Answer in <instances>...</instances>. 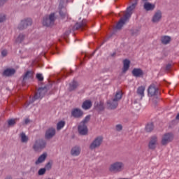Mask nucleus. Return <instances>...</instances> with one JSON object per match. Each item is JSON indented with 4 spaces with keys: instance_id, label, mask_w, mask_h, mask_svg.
<instances>
[{
    "instance_id": "nucleus-1",
    "label": "nucleus",
    "mask_w": 179,
    "mask_h": 179,
    "mask_svg": "<svg viewBox=\"0 0 179 179\" xmlns=\"http://www.w3.org/2000/svg\"><path fill=\"white\" fill-rule=\"evenodd\" d=\"M135 8H136V3H134L129 6L127 9L126 13H119L120 16H122V13L124 15L123 17H122L116 24V29L117 30H120V29H122V26L125 24V22L129 20V17H131V16L132 15V11L134 10V9H135Z\"/></svg>"
},
{
    "instance_id": "nucleus-2",
    "label": "nucleus",
    "mask_w": 179,
    "mask_h": 179,
    "mask_svg": "<svg viewBox=\"0 0 179 179\" xmlns=\"http://www.w3.org/2000/svg\"><path fill=\"white\" fill-rule=\"evenodd\" d=\"M90 121V115H87L78 125V129L80 135H87L89 132L87 122Z\"/></svg>"
},
{
    "instance_id": "nucleus-3",
    "label": "nucleus",
    "mask_w": 179,
    "mask_h": 179,
    "mask_svg": "<svg viewBox=\"0 0 179 179\" xmlns=\"http://www.w3.org/2000/svg\"><path fill=\"white\" fill-rule=\"evenodd\" d=\"M47 146V142L45 140L39 139L36 140L33 145V149L35 152H40Z\"/></svg>"
},
{
    "instance_id": "nucleus-4",
    "label": "nucleus",
    "mask_w": 179,
    "mask_h": 179,
    "mask_svg": "<svg viewBox=\"0 0 179 179\" xmlns=\"http://www.w3.org/2000/svg\"><path fill=\"white\" fill-rule=\"evenodd\" d=\"M124 169V163L122 162H116L112 164L109 168L110 171L113 173H120Z\"/></svg>"
},
{
    "instance_id": "nucleus-5",
    "label": "nucleus",
    "mask_w": 179,
    "mask_h": 179,
    "mask_svg": "<svg viewBox=\"0 0 179 179\" xmlns=\"http://www.w3.org/2000/svg\"><path fill=\"white\" fill-rule=\"evenodd\" d=\"M54 22H55V13H52L49 15V17H45L43 18V26L50 27V26L54 24Z\"/></svg>"
},
{
    "instance_id": "nucleus-6",
    "label": "nucleus",
    "mask_w": 179,
    "mask_h": 179,
    "mask_svg": "<svg viewBox=\"0 0 179 179\" xmlns=\"http://www.w3.org/2000/svg\"><path fill=\"white\" fill-rule=\"evenodd\" d=\"M103 143V137L102 136H99L96 137L92 143L90 145V149L91 150H94V149H97V148H100V145Z\"/></svg>"
},
{
    "instance_id": "nucleus-7",
    "label": "nucleus",
    "mask_w": 179,
    "mask_h": 179,
    "mask_svg": "<svg viewBox=\"0 0 179 179\" xmlns=\"http://www.w3.org/2000/svg\"><path fill=\"white\" fill-rule=\"evenodd\" d=\"M174 139V135L171 133L165 134L162 138L161 143L162 145H167V143H170Z\"/></svg>"
},
{
    "instance_id": "nucleus-8",
    "label": "nucleus",
    "mask_w": 179,
    "mask_h": 179,
    "mask_svg": "<svg viewBox=\"0 0 179 179\" xmlns=\"http://www.w3.org/2000/svg\"><path fill=\"white\" fill-rule=\"evenodd\" d=\"M121 99H122V91L118 90V91H117V92L115 95V98L113 99L114 104H113V106H111L110 108H117V107L118 106V101H120V100H121Z\"/></svg>"
},
{
    "instance_id": "nucleus-9",
    "label": "nucleus",
    "mask_w": 179,
    "mask_h": 179,
    "mask_svg": "<svg viewBox=\"0 0 179 179\" xmlns=\"http://www.w3.org/2000/svg\"><path fill=\"white\" fill-rule=\"evenodd\" d=\"M31 19L27 18L24 20H22L20 24L18 25V29L20 30H23L24 29H27L28 26H31Z\"/></svg>"
},
{
    "instance_id": "nucleus-10",
    "label": "nucleus",
    "mask_w": 179,
    "mask_h": 179,
    "mask_svg": "<svg viewBox=\"0 0 179 179\" xmlns=\"http://www.w3.org/2000/svg\"><path fill=\"white\" fill-rule=\"evenodd\" d=\"M148 96L151 97L153 96H157L159 94V88L156 87L155 85H151L148 90Z\"/></svg>"
},
{
    "instance_id": "nucleus-11",
    "label": "nucleus",
    "mask_w": 179,
    "mask_h": 179,
    "mask_svg": "<svg viewBox=\"0 0 179 179\" xmlns=\"http://www.w3.org/2000/svg\"><path fill=\"white\" fill-rule=\"evenodd\" d=\"M162 13L160 10H157L152 18V23H159L160 20H162Z\"/></svg>"
},
{
    "instance_id": "nucleus-12",
    "label": "nucleus",
    "mask_w": 179,
    "mask_h": 179,
    "mask_svg": "<svg viewBox=\"0 0 179 179\" xmlns=\"http://www.w3.org/2000/svg\"><path fill=\"white\" fill-rule=\"evenodd\" d=\"M71 115L74 118H81V117H83V111L80 108H74L71 111Z\"/></svg>"
},
{
    "instance_id": "nucleus-13",
    "label": "nucleus",
    "mask_w": 179,
    "mask_h": 179,
    "mask_svg": "<svg viewBox=\"0 0 179 179\" xmlns=\"http://www.w3.org/2000/svg\"><path fill=\"white\" fill-rule=\"evenodd\" d=\"M156 145H157V136H153L151 137L148 144L149 149H155Z\"/></svg>"
},
{
    "instance_id": "nucleus-14",
    "label": "nucleus",
    "mask_w": 179,
    "mask_h": 179,
    "mask_svg": "<svg viewBox=\"0 0 179 179\" xmlns=\"http://www.w3.org/2000/svg\"><path fill=\"white\" fill-rule=\"evenodd\" d=\"M131 73L135 78H141L143 76V71L138 68L134 69L131 71Z\"/></svg>"
},
{
    "instance_id": "nucleus-15",
    "label": "nucleus",
    "mask_w": 179,
    "mask_h": 179,
    "mask_svg": "<svg viewBox=\"0 0 179 179\" xmlns=\"http://www.w3.org/2000/svg\"><path fill=\"white\" fill-rule=\"evenodd\" d=\"M38 99H41V92L40 91V90H38V92H36L34 96V98L32 99L31 101H29V103H25V107L26 108H27V107H29V104H33V103H34L35 100H38Z\"/></svg>"
},
{
    "instance_id": "nucleus-16",
    "label": "nucleus",
    "mask_w": 179,
    "mask_h": 179,
    "mask_svg": "<svg viewBox=\"0 0 179 179\" xmlns=\"http://www.w3.org/2000/svg\"><path fill=\"white\" fill-rule=\"evenodd\" d=\"M87 24V21L86 20H83L81 23H76L74 25V30H78V29H82V30L85 29L86 27V24Z\"/></svg>"
},
{
    "instance_id": "nucleus-17",
    "label": "nucleus",
    "mask_w": 179,
    "mask_h": 179,
    "mask_svg": "<svg viewBox=\"0 0 179 179\" xmlns=\"http://www.w3.org/2000/svg\"><path fill=\"white\" fill-rule=\"evenodd\" d=\"M32 78L33 72L30 71H27L25 74L23 76L22 85H24L27 80H29V79H31Z\"/></svg>"
},
{
    "instance_id": "nucleus-18",
    "label": "nucleus",
    "mask_w": 179,
    "mask_h": 179,
    "mask_svg": "<svg viewBox=\"0 0 179 179\" xmlns=\"http://www.w3.org/2000/svg\"><path fill=\"white\" fill-rule=\"evenodd\" d=\"M146 87L145 86H140L137 89V94L140 96L141 100L145 97V90Z\"/></svg>"
},
{
    "instance_id": "nucleus-19",
    "label": "nucleus",
    "mask_w": 179,
    "mask_h": 179,
    "mask_svg": "<svg viewBox=\"0 0 179 179\" xmlns=\"http://www.w3.org/2000/svg\"><path fill=\"white\" fill-rule=\"evenodd\" d=\"M55 135V129L49 128L45 133L46 139H51Z\"/></svg>"
},
{
    "instance_id": "nucleus-20",
    "label": "nucleus",
    "mask_w": 179,
    "mask_h": 179,
    "mask_svg": "<svg viewBox=\"0 0 179 179\" xmlns=\"http://www.w3.org/2000/svg\"><path fill=\"white\" fill-rule=\"evenodd\" d=\"M143 8L145 10H147V12H149L150 10H154L156 6L152 3L145 2L143 5Z\"/></svg>"
},
{
    "instance_id": "nucleus-21",
    "label": "nucleus",
    "mask_w": 179,
    "mask_h": 179,
    "mask_svg": "<svg viewBox=\"0 0 179 179\" xmlns=\"http://www.w3.org/2000/svg\"><path fill=\"white\" fill-rule=\"evenodd\" d=\"M80 147L79 146H75L73 147L71 150V156H79L80 155Z\"/></svg>"
},
{
    "instance_id": "nucleus-22",
    "label": "nucleus",
    "mask_w": 179,
    "mask_h": 179,
    "mask_svg": "<svg viewBox=\"0 0 179 179\" xmlns=\"http://www.w3.org/2000/svg\"><path fill=\"white\" fill-rule=\"evenodd\" d=\"M45 159H47V153L44 152L35 162V164L38 165L41 164V163H44V162H45Z\"/></svg>"
},
{
    "instance_id": "nucleus-23",
    "label": "nucleus",
    "mask_w": 179,
    "mask_h": 179,
    "mask_svg": "<svg viewBox=\"0 0 179 179\" xmlns=\"http://www.w3.org/2000/svg\"><path fill=\"white\" fill-rule=\"evenodd\" d=\"M171 41V37L169 36H162L161 37V43L162 44H164V45H167V44H170Z\"/></svg>"
},
{
    "instance_id": "nucleus-24",
    "label": "nucleus",
    "mask_w": 179,
    "mask_h": 179,
    "mask_svg": "<svg viewBox=\"0 0 179 179\" xmlns=\"http://www.w3.org/2000/svg\"><path fill=\"white\" fill-rule=\"evenodd\" d=\"M16 71L14 69H6L3 72V76H12V75H15Z\"/></svg>"
},
{
    "instance_id": "nucleus-25",
    "label": "nucleus",
    "mask_w": 179,
    "mask_h": 179,
    "mask_svg": "<svg viewBox=\"0 0 179 179\" xmlns=\"http://www.w3.org/2000/svg\"><path fill=\"white\" fill-rule=\"evenodd\" d=\"M129 65H131V62L129 59H124L123 61V69L122 72L125 73L128 69H129Z\"/></svg>"
},
{
    "instance_id": "nucleus-26",
    "label": "nucleus",
    "mask_w": 179,
    "mask_h": 179,
    "mask_svg": "<svg viewBox=\"0 0 179 179\" xmlns=\"http://www.w3.org/2000/svg\"><path fill=\"white\" fill-rule=\"evenodd\" d=\"M82 107L83 110H89L92 107V101L87 100L83 103Z\"/></svg>"
},
{
    "instance_id": "nucleus-27",
    "label": "nucleus",
    "mask_w": 179,
    "mask_h": 179,
    "mask_svg": "<svg viewBox=\"0 0 179 179\" xmlns=\"http://www.w3.org/2000/svg\"><path fill=\"white\" fill-rule=\"evenodd\" d=\"M59 15L62 19H68V13H66V9H61L59 10Z\"/></svg>"
},
{
    "instance_id": "nucleus-28",
    "label": "nucleus",
    "mask_w": 179,
    "mask_h": 179,
    "mask_svg": "<svg viewBox=\"0 0 179 179\" xmlns=\"http://www.w3.org/2000/svg\"><path fill=\"white\" fill-rule=\"evenodd\" d=\"M78 86H79V85L78 84V82L73 80V82L70 83L69 89L71 91L75 90V89H76V87H78Z\"/></svg>"
},
{
    "instance_id": "nucleus-29",
    "label": "nucleus",
    "mask_w": 179,
    "mask_h": 179,
    "mask_svg": "<svg viewBox=\"0 0 179 179\" xmlns=\"http://www.w3.org/2000/svg\"><path fill=\"white\" fill-rule=\"evenodd\" d=\"M20 137H21V141L22 142V143H27V142H28L29 137H27V136H26V134H24L23 132L21 133Z\"/></svg>"
},
{
    "instance_id": "nucleus-30",
    "label": "nucleus",
    "mask_w": 179,
    "mask_h": 179,
    "mask_svg": "<svg viewBox=\"0 0 179 179\" xmlns=\"http://www.w3.org/2000/svg\"><path fill=\"white\" fill-rule=\"evenodd\" d=\"M153 123H149L145 126V131L146 132H152L153 131Z\"/></svg>"
},
{
    "instance_id": "nucleus-31",
    "label": "nucleus",
    "mask_w": 179,
    "mask_h": 179,
    "mask_svg": "<svg viewBox=\"0 0 179 179\" xmlns=\"http://www.w3.org/2000/svg\"><path fill=\"white\" fill-rule=\"evenodd\" d=\"M65 127V122L64 121H60L57 124V131H59L62 129V128Z\"/></svg>"
},
{
    "instance_id": "nucleus-32",
    "label": "nucleus",
    "mask_w": 179,
    "mask_h": 179,
    "mask_svg": "<svg viewBox=\"0 0 179 179\" xmlns=\"http://www.w3.org/2000/svg\"><path fill=\"white\" fill-rule=\"evenodd\" d=\"M96 108H98L99 111H103V110H104V102L100 101L99 103H97Z\"/></svg>"
},
{
    "instance_id": "nucleus-33",
    "label": "nucleus",
    "mask_w": 179,
    "mask_h": 179,
    "mask_svg": "<svg viewBox=\"0 0 179 179\" xmlns=\"http://www.w3.org/2000/svg\"><path fill=\"white\" fill-rule=\"evenodd\" d=\"M23 40H24V35L20 34L16 38L15 41L16 43H20L23 41Z\"/></svg>"
},
{
    "instance_id": "nucleus-34",
    "label": "nucleus",
    "mask_w": 179,
    "mask_h": 179,
    "mask_svg": "<svg viewBox=\"0 0 179 179\" xmlns=\"http://www.w3.org/2000/svg\"><path fill=\"white\" fill-rule=\"evenodd\" d=\"M108 108L110 110H114L115 108H111V106H114V99L112 101H108L107 102Z\"/></svg>"
},
{
    "instance_id": "nucleus-35",
    "label": "nucleus",
    "mask_w": 179,
    "mask_h": 179,
    "mask_svg": "<svg viewBox=\"0 0 179 179\" xmlns=\"http://www.w3.org/2000/svg\"><path fill=\"white\" fill-rule=\"evenodd\" d=\"M15 124H16V120L15 119H10L8 121V124L9 125V127H12L15 125Z\"/></svg>"
},
{
    "instance_id": "nucleus-36",
    "label": "nucleus",
    "mask_w": 179,
    "mask_h": 179,
    "mask_svg": "<svg viewBox=\"0 0 179 179\" xmlns=\"http://www.w3.org/2000/svg\"><path fill=\"white\" fill-rule=\"evenodd\" d=\"M45 171H47V170L45 168H42L39 169L38 174V176H44L45 174Z\"/></svg>"
},
{
    "instance_id": "nucleus-37",
    "label": "nucleus",
    "mask_w": 179,
    "mask_h": 179,
    "mask_svg": "<svg viewBox=\"0 0 179 179\" xmlns=\"http://www.w3.org/2000/svg\"><path fill=\"white\" fill-rule=\"evenodd\" d=\"M52 168V162H48L45 166V170H48V171H50V169Z\"/></svg>"
},
{
    "instance_id": "nucleus-38",
    "label": "nucleus",
    "mask_w": 179,
    "mask_h": 179,
    "mask_svg": "<svg viewBox=\"0 0 179 179\" xmlns=\"http://www.w3.org/2000/svg\"><path fill=\"white\" fill-rule=\"evenodd\" d=\"M36 78H37L38 80H39L40 82L44 80V78L43 77L42 74H37Z\"/></svg>"
},
{
    "instance_id": "nucleus-39",
    "label": "nucleus",
    "mask_w": 179,
    "mask_h": 179,
    "mask_svg": "<svg viewBox=\"0 0 179 179\" xmlns=\"http://www.w3.org/2000/svg\"><path fill=\"white\" fill-rule=\"evenodd\" d=\"M6 19V17H5L4 15H0V23H2V22H5Z\"/></svg>"
},
{
    "instance_id": "nucleus-40",
    "label": "nucleus",
    "mask_w": 179,
    "mask_h": 179,
    "mask_svg": "<svg viewBox=\"0 0 179 179\" xmlns=\"http://www.w3.org/2000/svg\"><path fill=\"white\" fill-rule=\"evenodd\" d=\"M1 55H2V57H6V55H8V50H2Z\"/></svg>"
},
{
    "instance_id": "nucleus-41",
    "label": "nucleus",
    "mask_w": 179,
    "mask_h": 179,
    "mask_svg": "<svg viewBox=\"0 0 179 179\" xmlns=\"http://www.w3.org/2000/svg\"><path fill=\"white\" fill-rule=\"evenodd\" d=\"M116 130H117V131H122V125H121V124H117V125H116Z\"/></svg>"
},
{
    "instance_id": "nucleus-42",
    "label": "nucleus",
    "mask_w": 179,
    "mask_h": 179,
    "mask_svg": "<svg viewBox=\"0 0 179 179\" xmlns=\"http://www.w3.org/2000/svg\"><path fill=\"white\" fill-rule=\"evenodd\" d=\"M170 69H171V64H169L166 65V70L170 71Z\"/></svg>"
},
{
    "instance_id": "nucleus-43",
    "label": "nucleus",
    "mask_w": 179,
    "mask_h": 179,
    "mask_svg": "<svg viewBox=\"0 0 179 179\" xmlns=\"http://www.w3.org/2000/svg\"><path fill=\"white\" fill-rule=\"evenodd\" d=\"M29 122H30V120L29 118H27V119L24 120V123L26 124H29Z\"/></svg>"
},
{
    "instance_id": "nucleus-44",
    "label": "nucleus",
    "mask_w": 179,
    "mask_h": 179,
    "mask_svg": "<svg viewBox=\"0 0 179 179\" xmlns=\"http://www.w3.org/2000/svg\"><path fill=\"white\" fill-rule=\"evenodd\" d=\"M8 0H0V3H3L4 2H6Z\"/></svg>"
},
{
    "instance_id": "nucleus-45",
    "label": "nucleus",
    "mask_w": 179,
    "mask_h": 179,
    "mask_svg": "<svg viewBox=\"0 0 179 179\" xmlns=\"http://www.w3.org/2000/svg\"><path fill=\"white\" fill-rule=\"evenodd\" d=\"M94 55V53H92V55H90V56L89 57V58H91V57H93Z\"/></svg>"
},
{
    "instance_id": "nucleus-46",
    "label": "nucleus",
    "mask_w": 179,
    "mask_h": 179,
    "mask_svg": "<svg viewBox=\"0 0 179 179\" xmlns=\"http://www.w3.org/2000/svg\"><path fill=\"white\" fill-rule=\"evenodd\" d=\"M115 55V54H113V55H112V57H114Z\"/></svg>"
},
{
    "instance_id": "nucleus-47",
    "label": "nucleus",
    "mask_w": 179,
    "mask_h": 179,
    "mask_svg": "<svg viewBox=\"0 0 179 179\" xmlns=\"http://www.w3.org/2000/svg\"><path fill=\"white\" fill-rule=\"evenodd\" d=\"M143 1L145 2V1H148V0H143Z\"/></svg>"
}]
</instances>
